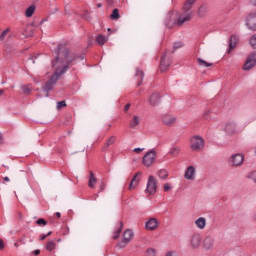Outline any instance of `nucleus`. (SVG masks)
I'll return each mask as SVG.
<instances>
[{"label":"nucleus","instance_id":"bb28decb","mask_svg":"<svg viewBox=\"0 0 256 256\" xmlns=\"http://www.w3.org/2000/svg\"><path fill=\"white\" fill-rule=\"evenodd\" d=\"M197 62L200 67H213V63H208L207 61L201 58H197Z\"/></svg>","mask_w":256,"mask_h":256},{"label":"nucleus","instance_id":"338daca9","mask_svg":"<svg viewBox=\"0 0 256 256\" xmlns=\"http://www.w3.org/2000/svg\"><path fill=\"white\" fill-rule=\"evenodd\" d=\"M108 31H111V28H108Z\"/></svg>","mask_w":256,"mask_h":256},{"label":"nucleus","instance_id":"f3484780","mask_svg":"<svg viewBox=\"0 0 256 256\" xmlns=\"http://www.w3.org/2000/svg\"><path fill=\"white\" fill-rule=\"evenodd\" d=\"M237 43H239V36L232 35L229 40L228 53H231L237 47Z\"/></svg>","mask_w":256,"mask_h":256},{"label":"nucleus","instance_id":"ea45409f","mask_svg":"<svg viewBox=\"0 0 256 256\" xmlns=\"http://www.w3.org/2000/svg\"><path fill=\"white\" fill-rule=\"evenodd\" d=\"M63 107H67V103L65 102V100L57 103V109H63Z\"/></svg>","mask_w":256,"mask_h":256},{"label":"nucleus","instance_id":"37998d69","mask_svg":"<svg viewBox=\"0 0 256 256\" xmlns=\"http://www.w3.org/2000/svg\"><path fill=\"white\" fill-rule=\"evenodd\" d=\"M183 47V42H175L173 45V49H181Z\"/></svg>","mask_w":256,"mask_h":256},{"label":"nucleus","instance_id":"3c124183","mask_svg":"<svg viewBox=\"0 0 256 256\" xmlns=\"http://www.w3.org/2000/svg\"><path fill=\"white\" fill-rule=\"evenodd\" d=\"M47 239V236L45 234L40 235V241H45Z\"/></svg>","mask_w":256,"mask_h":256},{"label":"nucleus","instance_id":"b1692460","mask_svg":"<svg viewBox=\"0 0 256 256\" xmlns=\"http://www.w3.org/2000/svg\"><path fill=\"white\" fill-rule=\"evenodd\" d=\"M195 225L198 227V229H203L207 225V220H205L203 217H200L195 221Z\"/></svg>","mask_w":256,"mask_h":256},{"label":"nucleus","instance_id":"412c9836","mask_svg":"<svg viewBox=\"0 0 256 256\" xmlns=\"http://www.w3.org/2000/svg\"><path fill=\"white\" fill-rule=\"evenodd\" d=\"M135 77L138 78L137 87H141L145 73L139 68L136 69Z\"/></svg>","mask_w":256,"mask_h":256},{"label":"nucleus","instance_id":"423d86ee","mask_svg":"<svg viewBox=\"0 0 256 256\" xmlns=\"http://www.w3.org/2000/svg\"><path fill=\"white\" fill-rule=\"evenodd\" d=\"M243 161H245V156L241 153L233 154L229 159V163L232 167H241Z\"/></svg>","mask_w":256,"mask_h":256},{"label":"nucleus","instance_id":"2eb2a0df","mask_svg":"<svg viewBox=\"0 0 256 256\" xmlns=\"http://www.w3.org/2000/svg\"><path fill=\"white\" fill-rule=\"evenodd\" d=\"M256 65V57L255 54H251L244 64V71H250Z\"/></svg>","mask_w":256,"mask_h":256},{"label":"nucleus","instance_id":"4468645a","mask_svg":"<svg viewBox=\"0 0 256 256\" xmlns=\"http://www.w3.org/2000/svg\"><path fill=\"white\" fill-rule=\"evenodd\" d=\"M162 123H164V125H167L168 127H171V125H175V123H177V117L165 114L162 116Z\"/></svg>","mask_w":256,"mask_h":256},{"label":"nucleus","instance_id":"603ef678","mask_svg":"<svg viewBox=\"0 0 256 256\" xmlns=\"http://www.w3.org/2000/svg\"><path fill=\"white\" fill-rule=\"evenodd\" d=\"M250 5H253V7H256V0H249Z\"/></svg>","mask_w":256,"mask_h":256},{"label":"nucleus","instance_id":"774afa93","mask_svg":"<svg viewBox=\"0 0 256 256\" xmlns=\"http://www.w3.org/2000/svg\"><path fill=\"white\" fill-rule=\"evenodd\" d=\"M96 197H99V194H96Z\"/></svg>","mask_w":256,"mask_h":256},{"label":"nucleus","instance_id":"f03ea898","mask_svg":"<svg viewBox=\"0 0 256 256\" xmlns=\"http://www.w3.org/2000/svg\"><path fill=\"white\" fill-rule=\"evenodd\" d=\"M197 0H186L183 6V13L179 15V19L177 20L178 25H183V23H187V21H191V9L193 7V3Z\"/></svg>","mask_w":256,"mask_h":256},{"label":"nucleus","instance_id":"69168bd1","mask_svg":"<svg viewBox=\"0 0 256 256\" xmlns=\"http://www.w3.org/2000/svg\"><path fill=\"white\" fill-rule=\"evenodd\" d=\"M21 241V243L23 244V245H25V242H23V240H20Z\"/></svg>","mask_w":256,"mask_h":256},{"label":"nucleus","instance_id":"e433bc0d","mask_svg":"<svg viewBox=\"0 0 256 256\" xmlns=\"http://www.w3.org/2000/svg\"><path fill=\"white\" fill-rule=\"evenodd\" d=\"M36 223L41 227V226H43V227H45V225H47V221L45 220V219H43V218H39L37 221H36Z\"/></svg>","mask_w":256,"mask_h":256},{"label":"nucleus","instance_id":"aec40b11","mask_svg":"<svg viewBox=\"0 0 256 256\" xmlns=\"http://www.w3.org/2000/svg\"><path fill=\"white\" fill-rule=\"evenodd\" d=\"M237 130V124L235 122H228L225 126V131L228 135H233Z\"/></svg>","mask_w":256,"mask_h":256},{"label":"nucleus","instance_id":"6e6d98bb","mask_svg":"<svg viewBox=\"0 0 256 256\" xmlns=\"http://www.w3.org/2000/svg\"><path fill=\"white\" fill-rule=\"evenodd\" d=\"M50 235H53V232H48V233L46 234V237H50Z\"/></svg>","mask_w":256,"mask_h":256},{"label":"nucleus","instance_id":"052dcab7","mask_svg":"<svg viewBox=\"0 0 256 256\" xmlns=\"http://www.w3.org/2000/svg\"><path fill=\"white\" fill-rule=\"evenodd\" d=\"M97 7L100 8V7H103V5H102L101 3H98V4H97Z\"/></svg>","mask_w":256,"mask_h":256},{"label":"nucleus","instance_id":"a19ab883","mask_svg":"<svg viewBox=\"0 0 256 256\" xmlns=\"http://www.w3.org/2000/svg\"><path fill=\"white\" fill-rule=\"evenodd\" d=\"M203 118L204 119H211V110H209V109L205 110Z\"/></svg>","mask_w":256,"mask_h":256},{"label":"nucleus","instance_id":"a878e982","mask_svg":"<svg viewBox=\"0 0 256 256\" xmlns=\"http://www.w3.org/2000/svg\"><path fill=\"white\" fill-rule=\"evenodd\" d=\"M96 43H98L101 47H103L104 44L107 43V37L100 34L96 37Z\"/></svg>","mask_w":256,"mask_h":256},{"label":"nucleus","instance_id":"f257e3e1","mask_svg":"<svg viewBox=\"0 0 256 256\" xmlns=\"http://www.w3.org/2000/svg\"><path fill=\"white\" fill-rule=\"evenodd\" d=\"M74 61L75 58L69 55V50L65 48V46L59 44L57 46L55 61H52V67L55 72L51 75L50 79L45 83L43 91L49 93V91L53 89V85L57 83L59 77H61V75H64V73H67L69 65H71Z\"/></svg>","mask_w":256,"mask_h":256},{"label":"nucleus","instance_id":"de8ad7c7","mask_svg":"<svg viewBox=\"0 0 256 256\" xmlns=\"http://www.w3.org/2000/svg\"><path fill=\"white\" fill-rule=\"evenodd\" d=\"M129 109H131V103H128L125 105L124 112L127 113V111H129Z\"/></svg>","mask_w":256,"mask_h":256},{"label":"nucleus","instance_id":"2f4dec72","mask_svg":"<svg viewBox=\"0 0 256 256\" xmlns=\"http://www.w3.org/2000/svg\"><path fill=\"white\" fill-rule=\"evenodd\" d=\"M121 231H123V222H120V227L114 232L113 239H119L121 235Z\"/></svg>","mask_w":256,"mask_h":256},{"label":"nucleus","instance_id":"393cba45","mask_svg":"<svg viewBox=\"0 0 256 256\" xmlns=\"http://www.w3.org/2000/svg\"><path fill=\"white\" fill-rule=\"evenodd\" d=\"M117 141V137L111 136L103 147V151H107L108 147H111Z\"/></svg>","mask_w":256,"mask_h":256},{"label":"nucleus","instance_id":"79ce46f5","mask_svg":"<svg viewBox=\"0 0 256 256\" xmlns=\"http://www.w3.org/2000/svg\"><path fill=\"white\" fill-rule=\"evenodd\" d=\"M146 256H155V249L150 248L146 251Z\"/></svg>","mask_w":256,"mask_h":256},{"label":"nucleus","instance_id":"20e7f679","mask_svg":"<svg viewBox=\"0 0 256 256\" xmlns=\"http://www.w3.org/2000/svg\"><path fill=\"white\" fill-rule=\"evenodd\" d=\"M205 147V140L200 136H193L190 139V149L192 151H203Z\"/></svg>","mask_w":256,"mask_h":256},{"label":"nucleus","instance_id":"4be33fe9","mask_svg":"<svg viewBox=\"0 0 256 256\" xmlns=\"http://www.w3.org/2000/svg\"><path fill=\"white\" fill-rule=\"evenodd\" d=\"M88 186L90 187V189H95V187H97V179L93 171H90Z\"/></svg>","mask_w":256,"mask_h":256},{"label":"nucleus","instance_id":"864d4df0","mask_svg":"<svg viewBox=\"0 0 256 256\" xmlns=\"http://www.w3.org/2000/svg\"><path fill=\"white\" fill-rule=\"evenodd\" d=\"M108 5H113V0H106Z\"/></svg>","mask_w":256,"mask_h":256},{"label":"nucleus","instance_id":"49530a36","mask_svg":"<svg viewBox=\"0 0 256 256\" xmlns=\"http://www.w3.org/2000/svg\"><path fill=\"white\" fill-rule=\"evenodd\" d=\"M5 249V243L3 242V239L0 238V251H3Z\"/></svg>","mask_w":256,"mask_h":256},{"label":"nucleus","instance_id":"09e8293b","mask_svg":"<svg viewBox=\"0 0 256 256\" xmlns=\"http://www.w3.org/2000/svg\"><path fill=\"white\" fill-rule=\"evenodd\" d=\"M145 148H135L133 150L134 153H141L142 151H144Z\"/></svg>","mask_w":256,"mask_h":256},{"label":"nucleus","instance_id":"a211bd4d","mask_svg":"<svg viewBox=\"0 0 256 256\" xmlns=\"http://www.w3.org/2000/svg\"><path fill=\"white\" fill-rule=\"evenodd\" d=\"M185 179L188 181H194L195 180V167L189 166L184 174Z\"/></svg>","mask_w":256,"mask_h":256},{"label":"nucleus","instance_id":"4d7b16f0","mask_svg":"<svg viewBox=\"0 0 256 256\" xmlns=\"http://www.w3.org/2000/svg\"><path fill=\"white\" fill-rule=\"evenodd\" d=\"M252 219H253V221H255V223H256V213L253 215Z\"/></svg>","mask_w":256,"mask_h":256},{"label":"nucleus","instance_id":"c9c22d12","mask_svg":"<svg viewBox=\"0 0 256 256\" xmlns=\"http://www.w3.org/2000/svg\"><path fill=\"white\" fill-rule=\"evenodd\" d=\"M180 152H181V149H179L178 147H173L169 151L170 155H173V157H175Z\"/></svg>","mask_w":256,"mask_h":256},{"label":"nucleus","instance_id":"0e129e2a","mask_svg":"<svg viewBox=\"0 0 256 256\" xmlns=\"http://www.w3.org/2000/svg\"><path fill=\"white\" fill-rule=\"evenodd\" d=\"M14 246H15V247H19V244L15 243Z\"/></svg>","mask_w":256,"mask_h":256},{"label":"nucleus","instance_id":"4c0bfd02","mask_svg":"<svg viewBox=\"0 0 256 256\" xmlns=\"http://www.w3.org/2000/svg\"><path fill=\"white\" fill-rule=\"evenodd\" d=\"M9 28L4 30L1 35H0V41H4L5 40V37H7L8 33H9Z\"/></svg>","mask_w":256,"mask_h":256},{"label":"nucleus","instance_id":"0eeeda50","mask_svg":"<svg viewBox=\"0 0 256 256\" xmlns=\"http://www.w3.org/2000/svg\"><path fill=\"white\" fill-rule=\"evenodd\" d=\"M246 26L250 31H256V10L250 12L246 17Z\"/></svg>","mask_w":256,"mask_h":256},{"label":"nucleus","instance_id":"72a5a7b5","mask_svg":"<svg viewBox=\"0 0 256 256\" xmlns=\"http://www.w3.org/2000/svg\"><path fill=\"white\" fill-rule=\"evenodd\" d=\"M249 44L252 47V49H256V34L250 37Z\"/></svg>","mask_w":256,"mask_h":256},{"label":"nucleus","instance_id":"c03bdc74","mask_svg":"<svg viewBox=\"0 0 256 256\" xmlns=\"http://www.w3.org/2000/svg\"><path fill=\"white\" fill-rule=\"evenodd\" d=\"M171 189H173V187H171V184H169V183L164 184L165 193H167V191H171Z\"/></svg>","mask_w":256,"mask_h":256},{"label":"nucleus","instance_id":"a18cd8bd","mask_svg":"<svg viewBox=\"0 0 256 256\" xmlns=\"http://www.w3.org/2000/svg\"><path fill=\"white\" fill-rule=\"evenodd\" d=\"M250 179H253L254 183H256V171L250 174Z\"/></svg>","mask_w":256,"mask_h":256},{"label":"nucleus","instance_id":"ddd939ff","mask_svg":"<svg viewBox=\"0 0 256 256\" xmlns=\"http://www.w3.org/2000/svg\"><path fill=\"white\" fill-rule=\"evenodd\" d=\"M202 247L203 249H205V251H210V249H213V247H215V238L211 236H207L203 240Z\"/></svg>","mask_w":256,"mask_h":256},{"label":"nucleus","instance_id":"6ab92c4d","mask_svg":"<svg viewBox=\"0 0 256 256\" xmlns=\"http://www.w3.org/2000/svg\"><path fill=\"white\" fill-rule=\"evenodd\" d=\"M139 175H141V172H138V173H136V174L133 176V178H132V180H131V182H130V184H129V187H128L129 191H131V190H133V189H136L137 185H139V181H141V180L139 179Z\"/></svg>","mask_w":256,"mask_h":256},{"label":"nucleus","instance_id":"f8f14e48","mask_svg":"<svg viewBox=\"0 0 256 256\" xmlns=\"http://www.w3.org/2000/svg\"><path fill=\"white\" fill-rule=\"evenodd\" d=\"M178 19H179V16L175 18L173 14H168L165 20V26L168 27V29H173L175 25H177L178 27H181L182 25H179V23H177Z\"/></svg>","mask_w":256,"mask_h":256},{"label":"nucleus","instance_id":"5fc2aeb1","mask_svg":"<svg viewBox=\"0 0 256 256\" xmlns=\"http://www.w3.org/2000/svg\"><path fill=\"white\" fill-rule=\"evenodd\" d=\"M4 181H6V183H9V181H10V180H9V177H7V176L4 177Z\"/></svg>","mask_w":256,"mask_h":256},{"label":"nucleus","instance_id":"6e6552de","mask_svg":"<svg viewBox=\"0 0 256 256\" xmlns=\"http://www.w3.org/2000/svg\"><path fill=\"white\" fill-rule=\"evenodd\" d=\"M146 191L149 195H155L157 193V179L155 177L150 176L148 178Z\"/></svg>","mask_w":256,"mask_h":256},{"label":"nucleus","instance_id":"7c9ffc66","mask_svg":"<svg viewBox=\"0 0 256 256\" xmlns=\"http://www.w3.org/2000/svg\"><path fill=\"white\" fill-rule=\"evenodd\" d=\"M198 15L199 17H205V15H207V6H200L198 9Z\"/></svg>","mask_w":256,"mask_h":256},{"label":"nucleus","instance_id":"7ed1b4c3","mask_svg":"<svg viewBox=\"0 0 256 256\" xmlns=\"http://www.w3.org/2000/svg\"><path fill=\"white\" fill-rule=\"evenodd\" d=\"M157 161V152L155 149L149 150L142 158L144 167H151Z\"/></svg>","mask_w":256,"mask_h":256},{"label":"nucleus","instance_id":"5701e85b","mask_svg":"<svg viewBox=\"0 0 256 256\" xmlns=\"http://www.w3.org/2000/svg\"><path fill=\"white\" fill-rule=\"evenodd\" d=\"M141 123V118L137 115H134L130 120L129 127L130 129H135Z\"/></svg>","mask_w":256,"mask_h":256},{"label":"nucleus","instance_id":"1a4fd4ad","mask_svg":"<svg viewBox=\"0 0 256 256\" xmlns=\"http://www.w3.org/2000/svg\"><path fill=\"white\" fill-rule=\"evenodd\" d=\"M203 239L201 238V235L199 233H194L189 240L190 247L192 249H199L201 247Z\"/></svg>","mask_w":256,"mask_h":256},{"label":"nucleus","instance_id":"473e14b6","mask_svg":"<svg viewBox=\"0 0 256 256\" xmlns=\"http://www.w3.org/2000/svg\"><path fill=\"white\" fill-rule=\"evenodd\" d=\"M158 177H160V179H165L166 177H169V173L165 169L159 170Z\"/></svg>","mask_w":256,"mask_h":256},{"label":"nucleus","instance_id":"c85d7f7f","mask_svg":"<svg viewBox=\"0 0 256 256\" xmlns=\"http://www.w3.org/2000/svg\"><path fill=\"white\" fill-rule=\"evenodd\" d=\"M119 17H121L119 15V9L115 8L113 11H112V14L110 15V19H112V21H117V19H119Z\"/></svg>","mask_w":256,"mask_h":256},{"label":"nucleus","instance_id":"8fccbe9b","mask_svg":"<svg viewBox=\"0 0 256 256\" xmlns=\"http://www.w3.org/2000/svg\"><path fill=\"white\" fill-rule=\"evenodd\" d=\"M33 255L37 256V255H40L41 254V250H34L32 252Z\"/></svg>","mask_w":256,"mask_h":256},{"label":"nucleus","instance_id":"58836bf2","mask_svg":"<svg viewBox=\"0 0 256 256\" xmlns=\"http://www.w3.org/2000/svg\"><path fill=\"white\" fill-rule=\"evenodd\" d=\"M105 187H107V184L105 182H100L99 184V193H103L105 191Z\"/></svg>","mask_w":256,"mask_h":256},{"label":"nucleus","instance_id":"e2e57ef3","mask_svg":"<svg viewBox=\"0 0 256 256\" xmlns=\"http://www.w3.org/2000/svg\"><path fill=\"white\" fill-rule=\"evenodd\" d=\"M0 141H3V136L1 135V133H0Z\"/></svg>","mask_w":256,"mask_h":256},{"label":"nucleus","instance_id":"f704fd0d","mask_svg":"<svg viewBox=\"0 0 256 256\" xmlns=\"http://www.w3.org/2000/svg\"><path fill=\"white\" fill-rule=\"evenodd\" d=\"M21 89L24 95H29V93H31V85H23L21 86Z\"/></svg>","mask_w":256,"mask_h":256},{"label":"nucleus","instance_id":"cd10ccee","mask_svg":"<svg viewBox=\"0 0 256 256\" xmlns=\"http://www.w3.org/2000/svg\"><path fill=\"white\" fill-rule=\"evenodd\" d=\"M33 13H35V5L29 6L25 11L26 17H33Z\"/></svg>","mask_w":256,"mask_h":256},{"label":"nucleus","instance_id":"680f3d73","mask_svg":"<svg viewBox=\"0 0 256 256\" xmlns=\"http://www.w3.org/2000/svg\"><path fill=\"white\" fill-rule=\"evenodd\" d=\"M4 91L3 89H0V95H3Z\"/></svg>","mask_w":256,"mask_h":256},{"label":"nucleus","instance_id":"bf43d9fd","mask_svg":"<svg viewBox=\"0 0 256 256\" xmlns=\"http://www.w3.org/2000/svg\"><path fill=\"white\" fill-rule=\"evenodd\" d=\"M56 217L60 218L61 217V213L56 212Z\"/></svg>","mask_w":256,"mask_h":256},{"label":"nucleus","instance_id":"13d9d810","mask_svg":"<svg viewBox=\"0 0 256 256\" xmlns=\"http://www.w3.org/2000/svg\"><path fill=\"white\" fill-rule=\"evenodd\" d=\"M166 256H173V252H168Z\"/></svg>","mask_w":256,"mask_h":256},{"label":"nucleus","instance_id":"dca6fc26","mask_svg":"<svg viewBox=\"0 0 256 256\" xmlns=\"http://www.w3.org/2000/svg\"><path fill=\"white\" fill-rule=\"evenodd\" d=\"M160 101H161V95L156 92L150 96L148 103L152 107H157V105H159Z\"/></svg>","mask_w":256,"mask_h":256},{"label":"nucleus","instance_id":"39448f33","mask_svg":"<svg viewBox=\"0 0 256 256\" xmlns=\"http://www.w3.org/2000/svg\"><path fill=\"white\" fill-rule=\"evenodd\" d=\"M133 231L131 230H125L123 233V240L118 243V247L119 249H125V247H127L128 243H131V240L133 239Z\"/></svg>","mask_w":256,"mask_h":256},{"label":"nucleus","instance_id":"c756f323","mask_svg":"<svg viewBox=\"0 0 256 256\" xmlns=\"http://www.w3.org/2000/svg\"><path fill=\"white\" fill-rule=\"evenodd\" d=\"M55 247H57L55 241H49L46 244V251H54Z\"/></svg>","mask_w":256,"mask_h":256},{"label":"nucleus","instance_id":"9b49d317","mask_svg":"<svg viewBox=\"0 0 256 256\" xmlns=\"http://www.w3.org/2000/svg\"><path fill=\"white\" fill-rule=\"evenodd\" d=\"M145 229L146 231H156V229H159V220L157 218H149L145 223Z\"/></svg>","mask_w":256,"mask_h":256},{"label":"nucleus","instance_id":"9d476101","mask_svg":"<svg viewBox=\"0 0 256 256\" xmlns=\"http://www.w3.org/2000/svg\"><path fill=\"white\" fill-rule=\"evenodd\" d=\"M169 65H170L169 52L165 51L160 60V71L162 73H165V71H167V69H169Z\"/></svg>","mask_w":256,"mask_h":256}]
</instances>
